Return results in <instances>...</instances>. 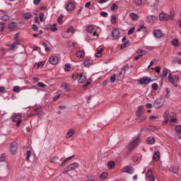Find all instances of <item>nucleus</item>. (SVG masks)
<instances>
[{
  "label": "nucleus",
  "mask_w": 181,
  "mask_h": 181,
  "mask_svg": "<svg viewBox=\"0 0 181 181\" xmlns=\"http://www.w3.org/2000/svg\"><path fill=\"white\" fill-rule=\"evenodd\" d=\"M139 145V137H136L132 143L129 145V151H134Z\"/></svg>",
  "instance_id": "obj_2"
},
{
  "label": "nucleus",
  "mask_w": 181,
  "mask_h": 181,
  "mask_svg": "<svg viewBox=\"0 0 181 181\" xmlns=\"http://www.w3.org/2000/svg\"><path fill=\"white\" fill-rule=\"evenodd\" d=\"M30 18H32V13L28 12V13H24V19L28 21V20L30 19Z\"/></svg>",
  "instance_id": "obj_29"
},
{
  "label": "nucleus",
  "mask_w": 181,
  "mask_h": 181,
  "mask_svg": "<svg viewBox=\"0 0 181 181\" xmlns=\"http://www.w3.org/2000/svg\"><path fill=\"white\" fill-rule=\"evenodd\" d=\"M13 90L16 92V93H19V91H21V88L18 86H16L13 87Z\"/></svg>",
  "instance_id": "obj_47"
},
{
  "label": "nucleus",
  "mask_w": 181,
  "mask_h": 181,
  "mask_svg": "<svg viewBox=\"0 0 181 181\" xmlns=\"http://www.w3.org/2000/svg\"><path fill=\"white\" fill-rule=\"evenodd\" d=\"M153 81H155V79H151L149 76H143L137 80V83L141 86H148L149 83H153Z\"/></svg>",
  "instance_id": "obj_1"
},
{
  "label": "nucleus",
  "mask_w": 181,
  "mask_h": 181,
  "mask_svg": "<svg viewBox=\"0 0 181 181\" xmlns=\"http://www.w3.org/2000/svg\"><path fill=\"white\" fill-rule=\"evenodd\" d=\"M155 70L157 73H160L161 68L159 66L155 67Z\"/></svg>",
  "instance_id": "obj_60"
},
{
  "label": "nucleus",
  "mask_w": 181,
  "mask_h": 181,
  "mask_svg": "<svg viewBox=\"0 0 181 181\" xmlns=\"http://www.w3.org/2000/svg\"><path fill=\"white\" fill-rule=\"evenodd\" d=\"M164 119L165 120V124H168L169 121V111L166 110L164 113Z\"/></svg>",
  "instance_id": "obj_28"
},
{
  "label": "nucleus",
  "mask_w": 181,
  "mask_h": 181,
  "mask_svg": "<svg viewBox=\"0 0 181 181\" xmlns=\"http://www.w3.org/2000/svg\"><path fill=\"white\" fill-rule=\"evenodd\" d=\"M107 176H108L107 173H103L100 175V178L103 180V179H105Z\"/></svg>",
  "instance_id": "obj_40"
},
{
  "label": "nucleus",
  "mask_w": 181,
  "mask_h": 181,
  "mask_svg": "<svg viewBox=\"0 0 181 181\" xmlns=\"http://www.w3.org/2000/svg\"><path fill=\"white\" fill-rule=\"evenodd\" d=\"M30 156H32V151L28 150L27 151V156L25 158L27 162H30Z\"/></svg>",
  "instance_id": "obj_26"
},
{
  "label": "nucleus",
  "mask_w": 181,
  "mask_h": 181,
  "mask_svg": "<svg viewBox=\"0 0 181 181\" xmlns=\"http://www.w3.org/2000/svg\"><path fill=\"white\" fill-rule=\"evenodd\" d=\"M15 47H16V45L14 43H13V44H11L10 49H11V50L13 51V50H15Z\"/></svg>",
  "instance_id": "obj_62"
},
{
  "label": "nucleus",
  "mask_w": 181,
  "mask_h": 181,
  "mask_svg": "<svg viewBox=\"0 0 181 181\" xmlns=\"http://www.w3.org/2000/svg\"><path fill=\"white\" fill-rule=\"evenodd\" d=\"M115 166V163L114 161H110L107 163V168L109 169H112Z\"/></svg>",
  "instance_id": "obj_33"
},
{
  "label": "nucleus",
  "mask_w": 181,
  "mask_h": 181,
  "mask_svg": "<svg viewBox=\"0 0 181 181\" xmlns=\"http://www.w3.org/2000/svg\"><path fill=\"white\" fill-rule=\"evenodd\" d=\"M146 181H155V177L152 175V170H148L146 173Z\"/></svg>",
  "instance_id": "obj_6"
},
{
  "label": "nucleus",
  "mask_w": 181,
  "mask_h": 181,
  "mask_svg": "<svg viewBox=\"0 0 181 181\" xmlns=\"http://www.w3.org/2000/svg\"><path fill=\"white\" fill-rule=\"evenodd\" d=\"M104 52V48H100V49L97 50V52L95 54V57H101V56H103V54H101L102 52Z\"/></svg>",
  "instance_id": "obj_24"
},
{
  "label": "nucleus",
  "mask_w": 181,
  "mask_h": 181,
  "mask_svg": "<svg viewBox=\"0 0 181 181\" xmlns=\"http://www.w3.org/2000/svg\"><path fill=\"white\" fill-rule=\"evenodd\" d=\"M173 16H175V12L172 11L169 16L170 21H173Z\"/></svg>",
  "instance_id": "obj_58"
},
{
  "label": "nucleus",
  "mask_w": 181,
  "mask_h": 181,
  "mask_svg": "<svg viewBox=\"0 0 181 181\" xmlns=\"http://www.w3.org/2000/svg\"><path fill=\"white\" fill-rule=\"evenodd\" d=\"M110 9L114 12L115 11H118V5H117V4H113L111 7Z\"/></svg>",
  "instance_id": "obj_34"
},
{
  "label": "nucleus",
  "mask_w": 181,
  "mask_h": 181,
  "mask_svg": "<svg viewBox=\"0 0 181 181\" xmlns=\"http://www.w3.org/2000/svg\"><path fill=\"white\" fill-rule=\"evenodd\" d=\"M115 78H117V76H115V74H114L110 77V81H112V83H115Z\"/></svg>",
  "instance_id": "obj_54"
},
{
  "label": "nucleus",
  "mask_w": 181,
  "mask_h": 181,
  "mask_svg": "<svg viewBox=\"0 0 181 181\" xmlns=\"http://www.w3.org/2000/svg\"><path fill=\"white\" fill-rule=\"evenodd\" d=\"M128 69H129V66L126 65V66L124 68H123L122 69V71L119 73V76H125L126 73H127V70H128Z\"/></svg>",
  "instance_id": "obj_23"
},
{
  "label": "nucleus",
  "mask_w": 181,
  "mask_h": 181,
  "mask_svg": "<svg viewBox=\"0 0 181 181\" xmlns=\"http://www.w3.org/2000/svg\"><path fill=\"white\" fill-rule=\"evenodd\" d=\"M139 119H140V121H145L146 119V118H148V116L146 115H141V117H138Z\"/></svg>",
  "instance_id": "obj_46"
},
{
  "label": "nucleus",
  "mask_w": 181,
  "mask_h": 181,
  "mask_svg": "<svg viewBox=\"0 0 181 181\" xmlns=\"http://www.w3.org/2000/svg\"><path fill=\"white\" fill-rule=\"evenodd\" d=\"M58 159H59V157H57V156L52 157L50 159V162H51V163H56V160H58Z\"/></svg>",
  "instance_id": "obj_42"
},
{
  "label": "nucleus",
  "mask_w": 181,
  "mask_h": 181,
  "mask_svg": "<svg viewBox=\"0 0 181 181\" xmlns=\"http://www.w3.org/2000/svg\"><path fill=\"white\" fill-rule=\"evenodd\" d=\"M60 87L62 90H63L64 91H66V92L70 91V86L68 83H64L61 85Z\"/></svg>",
  "instance_id": "obj_15"
},
{
  "label": "nucleus",
  "mask_w": 181,
  "mask_h": 181,
  "mask_svg": "<svg viewBox=\"0 0 181 181\" xmlns=\"http://www.w3.org/2000/svg\"><path fill=\"white\" fill-rule=\"evenodd\" d=\"M78 166H80V164L78 163H73L68 166V169L69 170H76V169H78Z\"/></svg>",
  "instance_id": "obj_12"
},
{
  "label": "nucleus",
  "mask_w": 181,
  "mask_h": 181,
  "mask_svg": "<svg viewBox=\"0 0 181 181\" xmlns=\"http://www.w3.org/2000/svg\"><path fill=\"white\" fill-rule=\"evenodd\" d=\"M168 81H170V83H172V84H175V79L173 78V77H172V74H168Z\"/></svg>",
  "instance_id": "obj_35"
},
{
  "label": "nucleus",
  "mask_w": 181,
  "mask_h": 181,
  "mask_svg": "<svg viewBox=\"0 0 181 181\" xmlns=\"http://www.w3.org/2000/svg\"><path fill=\"white\" fill-rule=\"evenodd\" d=\"M159 117L158 116H150L149 119L150 121H155V119H158Z\"/></svg>",
  "instance_id": "obj_52"
},
{
  "label": "nucleus",
  "mask_w": 181,
  "mask_h": 181,
  "mask_svg": "<svg viewBox=\"0 0 181 181\" xmlns=\"http://www.w3.org/2000/svg\"><path fill=\"white\" fill-rule=\"evenodd\" d=\"M160 153L159 151H155L153 156V160L158 162V160L160 159Z\"/></svg>",
  "instance_id": "obj_16"
},
{
  "label": "nucleus",
  "mask_w": 181,
  "mask_h": 181,
  "mask_svg": "<svg viewBox=\"0 0 181 181\" xmlns=\"http://www.w3.org/2000/svg\"><path fill=\"white\" fill-rule=\"evenodd\" d=\"M57 22H58V23H63V17L62 16L59 17L57 18Z\"/></svg>",
  "instance_id": "obj_61"
},
{
  "label": "nucleus",
  "mask_w": 181,
  "mask_h": 181,
  "mask_svg": "<svg viewBox=\"0 0 181 181\" xmlns=\"http://www.w3.org/2000/svg\"><path fill=\"white\" fill-rule=\"evenodd\" d=\"M143 56H144V54H139V55H137L134 57V60H139V59H141V57H142Z\"/></svg>",
  "instance_id": "obj_57"
},
{
  "label": "nucleus",
  "mask_w": 181,
  "mask_h": 181,
  "mask_svg": "<svg viewBox=\"0 0 181 181\" xmlns=\"http://www.w3.org/2000/svg\"><path fill=\"white\" fill-rule=\"evenodd\" d=\"M93 64V61L88 59H86L83 63L85 67H90V64Z\"/></svg>",
  "instance_id": "obj_22"
},
{
  "label": "nucleus",
  "mask_w": 181,
  "mask_h": 181,
  "mask_svg": "<svg viewBox=\"0 0 181 181\" xmlns=\"http://www.w3.org/2000/svg\"><path fill=\"white\" fill-rule=\"evenodd\" d=\"M111 21L112 23H113V25H115V23H117V16H112Z\"/></svg>",
  "instance_id": "obj_39"
},
{
  "label": "nucleus",
  "mask_w": 181,
  "mask_h": 181,
  "mask_svg": "<svg viewBox=\"0 0 181 181\" xmlns=\"http://www.w3.org/2000/svg\"><path fill=\"white\" fill-rule=\"evenodd\" d=\"M76 8V4L74 2H69L66 6V10L67 12H71V11H74Z\"/></svg>",
  "instance_id": "obj_7"
},
{
  "label": "nucleus",
  "mask_w": 181,
  "mask_h": 181,
  "mask_svg": "<svg viewBox=\"0 0 181 181\" xmlns=\"http://www.w3.org/2000/svg\"><path fill=\"white\" fill-rule=\"evenodd\" d=\"M145 29H146V27H145V25L144 24L140 25L138 28H137V31L138 32H141V30H145Z\"/></svg>",
  "instance_id": "obj_37"
},
{
  "label": "nucleus",
  "mask_w": 181,
  "mask_h": 181,
  "mask_svg": "<svg viewBox=\"0 0 181 181\" xmlns=\"http://www.w3.org/2000/svg\"><path fill=\"white\" fill-rule=\"evenodd\" d=\"M73 135H74V129H70L66 133V138H71Z\"/></svg>",
  "instance_id": "obj_25"
},
{
  "label": "nucleus",
  "mask_w": 181,
  "mask_h": 181,
  "mask_svg": "<svg viewBox=\"0 0 181 181\" xmlns=\"http://www.w3.org/2000/svg\"><path fill=\"white\" fill-rule=\"evenodd\" d=\"M129 16L132 21H138V19H139V16L135 13H131Z\"/></svg>",
  "instance_id": "obj_19"
},
{
  "label": "nucleus",
  "mask_w": 181,
  "mask_h": 181,
  "mask_svg": "<svg viewBox=\"0 0 181 181\" xmlns=\"http://www.w3.org/2000/svg\"><path fill=\"white\" fill-rule=\"evenodd\" d=\"M152 88H153V90H154L155 91H156V90H158V83H153V84H152Z\"/></svg>",
  "instance_id": "obj_53"
},
{
  "label": "nucleus",
  "mask_w": 181,
  "mask_h": 181,
  "mask_svg": "<svg viewBox=\"0 0 181 181\" xmlns=\"http://www.w3.org/2000/svg\"><path fill=\"white\" fill-rule=\"evenodd\" d=\"M155 137L151 136L147 138L146 143L148 144V145H153V144H155Z\"/></svg>",
  "instance_id": "obj_13"
},
{
  "label": "nucleus",
  "mask_w": 181,
  "mask_h": 181,
  "mask_svg": "<svg viewBox=\"0 0 181 181\" xmlns=\"http://www.w3.org/2000/svg\"><path fill=\"white\" fill-rule=\"evenodd\" d=\"M18 151V143L13 142L10 145V152L12 155H15Z\"/></svg>",
  "instance_id": "obj_4"
},
{
  "label": "nucleus",
  "mask_w": 181,
  "mask_h": 181,
  "mask_svg": "<svg viewBox=\"0 0 181 181\" xmlns=\"http://www.w3.org/2000/svg\"><path fill=\"white\" fill-rule=\"evenodd\" d=\"M134 32H135V27H132L129 30L127 35H132V33H134Z\"/></svg>",
  "instance_id": "obj_44"
},
{
  "label": "nucleus",
  "mask_w": 181,
  "mask_h": 181,
  "mask_svg": "<svg viewBox=\"0 0 181 181\" xmlns=\"http://www.w3.org/2000/svg\"><path fill=\"white\" fill-rule=\"evenodd\" d=\"M68 172H70V170H69V167H66V168L64 169L62 173H63V175H66V173H67Z\"/></svg>",
  "instance_id": "obj_55"
},
{
  "label": "nucleus",
  "mask_w": 181,
  "mask_h": 181,
  "mask_svg": "<svg viewBox=\"0 0 181 181\" xmlns=\"http://www.w3.org/2000/svg\"><path fill=\"white\" fill-rule=\"evenodd\" d=\"M163 104L162 103L159 102L158 100H156L154 102V106L156 107V108H160V107H162Z\"/></svg>",
  "instance_id": "obj_30"
},
{
  "label": "nucleus",
  "mask_w": 181,
  "mask_h": 181,
  "mask_svg": "<svg viewBox=\"0 0 181 181\" xmlns=\"http://www.w3.org/2000/svg\"><path fill=\"white\" fill-rule=\"evenodd\" d=\"M100 16H103V18H107V16H108V13L105 11H102L100 12Z\"/></svg>",
  "instance_id": "obj_51"
},
{
  "label": "nucleus",
  "mask_w": 181,
  "mask_h": 181,
  "mask_svg": "<svg viewBox=\"0 0 181 181\" xmlns=\"http://www.w3.org/2000/svg\"><path fill=\"white\" fill-rule=\"evenodd\" d=\"M33 4L34 5H39V4H40V0H34Z\"/></svg>",
  "instance_id": "obj_63"
},
{
  "label": "nucleus",
  "mask_w": 181,
  "mask_h": 181,
  "mask_svg": "<svg viewBox=\"0 0 181 181\" xmlns=\"http://www.w3.org/2000/svg\"><path fill=\"white\" fill-rule=\"evenodd\" d=\"M21 118H22V116L20 115H18L13 117L12 121H13V122H16L18 121V119H21Z\"/></svg>",
  "instance_id": "obj_31"
},
{
  "label": "nucleus",
  "mask_w": 181,
  "mask_h": 181,
  "mask_svg": "<svg viewBox=\"0 0 181 181\" xmlns=\"http://www.w3.org/2000/svg\"><path fill=\"white\" fill-rule=\"evenodd\" d=\"M76 56L79 59H83V57L86 56V52H84V50H80L78 52H76Z\"/></svg>",
  "instance_id": "obj_18"
},
{
  "label": "nucleus",
  "mask_w": 181,
  "mask_h": 181,
  "mask_svg": "<svg viewBox=\"0 0 181 181\" xmlns=\"http://www.w3.org/2000/svg\"><path fill=\"white\" fill-rule=\"evenodd\" d=\"M70 69H71V66L70 65V64H65L64 70L66 71H70Z\"/></svg>",
  "instance_id": "obj_38"
},
{
  "label": "nucleus",
  "mask_w": 181,
  "mask_h": 181,
  "mask_svg": "<svg viewBox=\"0 0 181 181\" xmlns=\"http://www.w3.org/2000/svg\"><path fill=\"white\" fill-rule=\"evenodd\" d=\"M134 2L136 4V6H141L142 4V0H134Z\"/></svg>",
  "instance_id": "obj_43"
},
{
  "label": "nucleus",
  "mask_w": 181,
  "mask_h": 181,
  "mask_svg": "<svg viewBox=\"0 0 181 181\" xmlns=\"http://www.w3.org/2000/svg\"><path fill=\"white\" fill-rule=\"evenodd\" d=\"M153 35L155 37H157V38L163 37L164 36L163 33L160 30H155L153 31Z\"/></svg>",
  "instance_id": "obj_11"
},
{
  "label": "nucleus",
  "mask_w": 181,
  "mask_h": 181,
  "mask_svg": "<svg viewBox=\"0 0 181 181\" xmlns=\"http://www.w3.org/2000/svg\"><path fill=\"white\" fill-rule=\"evenodd\" d=\"M168 69H166V68L163 69V77H166V76H168Z\"/></svg>",
  "instance_id": "obj_50"
},
{
  "label": "nucleus",
  "mask_w": 181,
  "mask_h": 181,
  "mask_svg": "<svg viewBox=\"0 0 181 181\" xmlns=\"http://www.w3.org/2000/svg\"><path fill=\"white\" fill-rule=\"evenodd\" d=\"M38 87H40V88H45V87H46V85L45 83H43L42 82H39L37 83Z\"/></svg>",
  "instance_id": "obj_48"
},
{
  "label": "nucleus",
  "mask_w": 181,
  "mask_h": 181,
  "mask_svg": "<svg viewBox=\"0 0 181 181\" xmlns=\"http://www.w3.org/2000/svg\"><path fill=\"white\" fill-rule=\"evenodd\" d=\"M121 35V31H119V29L115 28L112 31V36L115 40H117V39L119 38V35Z\"/></svg>",
  "instance_id": "obj_3"
},
{
  "label": "nucleus",
  "mask_w": 181,
  "mask_h": 181,
  "mask_svg": "<svg viewBox=\"0 0 181 181\" xmlns=\"http://www.w3.org/2000/svg\"><path fill=\"white\" fill-rule=\"evenodd\" d=\"M171 172H173V173H175V175H177V173H179V167H172Z\"/></svg>",
  "instance_id": "obj_32"
},
{
  "label": "nucleus",
  "mask_w": 181,
  "mask_h": 181,
  "mask_svg": "<svg viewBox=\"0 0 181 181\" xmlns=\"http://www.w3.org/2000/svg\"><path fill=\"white\" fill-rule=\"evenodd\" d=\"M156 19H158V17H156V16H148L147 17V21L148 22H149V23H153V22H155Z\"/></svg>",
  "instance_id": "obj_17"
},
{
  "label": "nucleus",
  "mask_w": 181,
  "mask_h": 181,
  "mask_svg": "<svg viewBox=\"0 0 181 181\" xmlns=\"http://www.w3.org/2000/svg\"><path fill=\"white\" fill-rule=\"evenodd\" d=\"M159 18L160 21H168L169 19V14L165 13H160Z\"/></svg>",
  "instance_id": "obj_14"
},
{
  "label": "nucleus",
  "mask_w": 181,
  "mask_h": 181,
  "mask_svg": "<svg viewBox=\"0 0 181 181\" xmlns=\"http://www.w3.org/2000/svg\"><path fill=\"white\" fill-rule=\"evenodd\" d=\"M1 21H9V17L8 15H4L1 17Z\"/></svg>",
  "instance_id": "obj_49"
},
{
  "label": "nucleus",
  "mask_w": 181,
  "mask_h": 181,
  "mask_svg": "<svg viewBox=\"0 0 181 181\" xmlns=\"http://www.w3.org/2000/svg\"><path fill=\"white\" fill-rule=\"evenodd\" d=\"M40 21L41 22H44L45 21V13H40Z\"/></svg>",
  "instance_id": "obj_45"
},
{
  "label": "nucleus",
  "mask_w": 181,
  "mask_h": 181,
  "mask_svg": "<svg viewBox=\"0 0 181 181\" xmlns=\"http://www.w3.org/2000/svg\"><path fill=\"white\" fill-rule=\"evenodd\" d=\"M32 29H33V30H35V32H37V30H38L37 25L35 24H33L32 26Z\"/></svg>",
  "instance_id": "obj_56"
},
{
  "label": "nucleus",
  "mask_w": 181,
  "mask_h": 181,
  "mask_svg": "<svg viewBox=\"0 0 181 181\" xmlns=\"http://www.w3.org/2000/svg\"><path fill=\"white\" fill-rule=\"evenodd\" d=\"M49 62L52 65L57 64V63H59V57L57 56H52L49 59Z\"/></svg>",
  "instance_id": "obj_9"
},
{
  "label": "nucleus",
  "mask_w": 181,
  "mask_h": 181,
  "mask_svg": "<svg viewBox=\"0 0 181 181\" xmlns=\"http://www.w3.org/2000/svg\"><path fill=\"white\" fill-rule=\"evenodd\" d=\"M17 28L16 23H11L8 25V29H11V30H16Z\"/></svg>",
  "instance_id": "obj_20"
},
{
  "label": "nucleus",
  "mask_w": 181,
  "mask_h": 181,
  "mask_svg": "<svg viewBox=\"0 0 181 181\" xmlns=\"http://www.w3.org/2000/svg\"><path fill=\"white\" fill-rule=\"evenodd\" d=\"M45 28L47 29V30H52V32H56L57 30V27H56V24L54 25H45Z\"/></svg>",
  "instance_id": "obj_10"
},
{
  "label": "nucleus",
  "mask_w": 181,
  "mask_h": 181,
  "mask_svg": "<svg viewBox=\"0 0 181 181\" xmlns=\"http://www.w3.org/2000/svg\"><path fill=\"white\" fill-rule=\"evenodd\" d=\"M66 108H67V106H66V105L59 106V110H66Z\"/></svg>",
  "instance_id": "obj_64"
},
{
  "label": "nucleus",
  "mask_w": 181,
  "mask_h": 181,
  "mask_svg": "<svg viewBox=\"0 0 181 181\" xmlns=\"http://www.w3.org/2000/svg\"><path fill=\"white\" fill-rule=\"evenodd\" d=\"M173 46H179V40L174 39L172 42Z\"/></svg>",
  "instance_id": "obj_41"
},
{
  "label": "nucleus",
  "mask_w": 181,
  "mask_h": 181,
  "mask_svg": "<svg viewBox=\"0 0 181 181\" xmlns=\"http://www.w3.org/2000/svg\"><path fill=\"white\" fill-rule=\"evenodd\" d=\"M72 158H74V156H71L70 157H67L66 158H65L60 164L59 166H64V164L66 163L67 162H69V160H70V159H72Z\"/></svg>",
  "instance_id": "obj_21"
},
{
  "label": "nucleus",
  "mask_w": 181,
  "mask_h": 181,
  "mask_svg": "<svg viewBox=\"0 0 181 181\" xmlns=\"http://www.w3.org/2000/svg\"><path fill=\"white\" fill-rule=\"evenodd\" d=\"M175 131H176L177 132L181 133V125H180V126H177V127H175Z\"/></svg>",
  "instance_id": "obj_59"
},
{
  "label": "nucleus",
  "mask_w": 181,
  "mask_h": 181,
  "mask_svg": "<svg viewBox=\"0 0 181 181\" xmlns=\"http://www.w3.org/2000/svg\"><path fill=\"white\" fill-rule=\"evenodd\" d=\"M86 76L80 74V78L78 81L79 84H83L86 81Z\"/></svg>",
  "instance_id": "obj_27"
},
{
  "label": "nucleus",
  "mask_w": 181,
  "mask_h": 181,
  "mask_svg": "<svg viewBox=\"0 0 181 181\" xmlns=\"http://www.w3.org/2000/svg\"><path fill=\"white\" fill-rule=\"evenodd\" d=\"M93 30H94V25H89L87 28V32H88V33H93Z\"/></svg>",
  "instance_id": "obj_36"
},
{
  "label": "nucleus",
  "mask_w": 181,
  "mask_h": 181,
  "mask_svg": "<svg viewBox=\"0 0 181 181\" xmlns=\"http://www.w3.org/2000/svg\"><path fill=\"white\" fill-rule=\"evenodd\" d=\"M122 172L132 175V173H134V168L131 166H125L122 169Z\"/></svg>",
  "instance_id": "obj_8"
},
{
  "label": "nucleus",
  "mask_w": 181,
  "mask_h": 181,
  "mask_svg": "<svg viewBox=\"0 0 181 181\" xmlns=\"http://www.w3.org/2000/svg\"><path fill=\"white\" fill-rule=\"evenodd\" d=\"M145 112V108L142 105L138 107V110L136 112V117H142Z\"/></svg>",
  "instance_id": "obj_5"
}]
</instances>
